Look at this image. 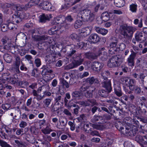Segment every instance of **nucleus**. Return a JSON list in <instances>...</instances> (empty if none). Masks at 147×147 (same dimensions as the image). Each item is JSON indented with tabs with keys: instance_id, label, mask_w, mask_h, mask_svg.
Masks as SVG:
<instances>
[{
	"instance_id": "f257e3e1",
	"label": "nucleus",
	"mask_w": 147,
	"mask_h": 147,
	"mask_svg": "<svg viewBox=\"0 0 147 147\" xmlns=\"http://www.w3.org/2000/svg\"><path fill=\"white\" fill-rule=\"evenodd\" d=\"M136 30V28L132 26L122 25L120 26V31L121 34L126 39H131L133 33Z\"/></svg>"
},
{
	"instance_id": "f03ea898",
	"label": "nucleus",
	"mask_w": 147,
	"mask_h": 147,
	"mask_svg": "<svg viewBox=\"0 0 147 147\" xmlns=\"http://www.w3.org/2000/svg\"><path fill=\"white\" fill-rule=\"evenodd\" d=\"M69 26V24L64 23L61 25L53 27L48 31V33L50 35L55 34L59 35L64 31L66 29H68Z\"/></svg>"
},
{
	"instance_id": "7ed1b4c3",
	"label": "nucleus",
	"mask_w": 147,
	"mask_h": 147,
	"mask_svg": "<svg viewBox=\"0 0 147 147\" xmlns=\"http://www.w3.org/2000/svg\"><path fill=\"white\" fill-rule=\"evenodd\" d=\"M81 16V18L84 21H89L91 22L94 18V14L91 13L89 9H85L80 10L79 13Z\"/></svg>"
},
{
	"instance_id": "20e7f679",
	"label": "nucleus",
	"mask_w": 147,
	"mask_h": 147,
	"mask_svg": "<svg viewBox=\"0 0 147 147\" xmlns=\"http://www.w3.org/2000/svg\"><path fill=\"white\" fill-rule=\"evenodd\" d=\"M124 58H121L119 56H114L110 58L108 63V66L110 67H117L119 65V62L124 60Z\"/></svg>"
},
{
	"instance_id": "39448f33",
	"label": "nucleus",
	"mask_w": 147,
	"mask_h": 147,
	"mask_svg": "<svg viewBox=\"0 0 147 147\" xmlns=\"http://www.w3.org/2000/svg\"><path fill=\"white\" fill-rule=\"evenodd\" d=\"M136 126L132 125V128L130 129L127 128L125 130H124L123 127H119V126L117 128L120 130H123L122 131V132L127 136L131 135L134 136L138 131L137 127H139V123L138 121L136 122Z\"/></svg>"
},
{
	"instance_id": "423d86ee",
	"label": "nucleus",
	"mask_w": 147,
	"mask_h": 147,
	"mask_svg": "<svg viewBox=\"0 0 147 147\" xmlns=\"http://www.w3.org/2000/svg\"><path fill=\"white\" fill-rule=\"evenodd\" d=\"M117 42L118 40L116 37H112L110 38L109 42L110 47L109 50V53L111 54L115 53L116 49H114L116 48Z\"/></svg>"
},
{
	"instance_id": "0eeeda50",
	"label": "nucleus",
	"mask_w": 147,
	"mask_h": 147,
	"mask_svg": "<svg viewBox=\"0 0 147 147\" xmlns=\"http://www.w3.org/2000/svg\"><path fill=\"white\" fill-rule=\"evenodd\" d=\"M135 140L142 147H147V134L143 136L137 135L135 138Z\"/></svg>"
},
{
	"instance_id": "6e6552de",
	"label": "nucleus",
	"mask_w": 147,
	"mask_h": 147,
	"mask_svg": "<svg viewBox=\"0 0 147 147\" xmlns=\"http://www.w3.org/2000/svg\"><path fill=\"white\" fill-rule=\"evenodd\" d=\"M105 49L104 47H102L99 49L98 51V53L95 54L92 53H87L85 54V57L86 58L90 59H96L98 56H100L101 55L102 51Z\"/></svg>"
},
{
	"instance_id": "1a4fd4ad",
	"label": "nucleus",
	"mask_w": 147,
	"mask_h": 147,
	"mask_svg": "<svg viewBox=\"0 0 147 147\" xmlns=\"http://www.w3.org/2000/svg\"><path fill=\"white\" fill-rule=\"evenodd\" d=\"M102 87L105 89L106 90L111 92L112 90L111 81L108 79H105L102 82Z\"/></svg>"
},
{
	"instance_id": "9d476101",
	"label": "nucleus",
	"mask_w": 147,
	"mask_h": 147,
	"mask_svg": "<svg viewBox=\"0 0 147 147\" xmlns=\"http://www.w3.org/2000/svg\"><path fill=\"white\" fill-rule=\"evenodd\" d=\"M131 54L127 59L128 65L130 66L133 67L134 65V60L136 58V53L133 50L131 51Z\"/></svg>"
},
{
	"instance_id": "9b49d317",
	"label": "nucleus",
	"mask_w": 147,
	"mask_h": 147,
	"mask_svg": "<svg viewBox=\"0 0 147 147\" xmlns=\"http://www.w3.org/2000/svg\"><path fill=\"white\" fill-rule=\"evenodd\" d=\"M100 38L96 34H92L89 37V40L91 43H96L100 41Z\"/></svg>"
},
{
	"instance_id": "f8f14e48",
	"label": "nucleus",
	"mask_w": 147,
	"mask_h": 147,
	"mask_svg": "<svg viewBox=\"0 0 147 147\" xmlns=\"http://www.w3.org/2000/svg\"><path fill=\"white\" fill-rule=\"evenodd\" d=\"M69 50L67 53V55L68 57H72L75 55L78 47L76 45H72L69 47Z\"/></svg>"
},
{
	"instance_id": "ddd939ff",
	"label": "nucleus",
	"mask_w": 147,
	"mask_h": 147,
	"mask_svg": "<svg viewBox=\"0 0 147 147\" xmlns=\"http://www.w3.org/2000/svg\"><path fill=\"white\" fill-rule=\"evenodd\" d=\"M91 28L90 27H86L81 29L80 35L83 37H85L91 33Z\"/></svg>"
},
{
	"instance_id": "4468645a",
	"label": "nucleus",
	"mask_w": 147,
	"mask_h": 147,
	"mask_svg": "<svg viewBox=\"0 0 147 147\" xmlns=\"http://www.w3.org/2000/svg\"><path fill=\"white\" fill-rule=\"evenodd\" d=\"M59 121L60 123V125H57V128L59 129H61V127H65L67 122V119L61 116L59 118Z\"/></svg>"
},
{
	"instance_id": "2eb2a0df",
	"label": "nucleus",
	"mask_w": 147,
	"mask_h": 147,
	"mask_svg": "<svg viewBox=\"0 0 147 147\" xmlns=\"http://www.w3.org/2000/svg\"><path fill=\"white\" fill-rule=\"evenodd\" d=\"M102 67V66L101 63L98 62H94L92 65V67L93 70L95 71H99Z\"/></svg>"
},
{
	"instance_id": "dca6fc26",
	"label": "nucleus",
	"mask_w": 147,
	"mask_h": 147,
	"mask_svg": "<svg viewBox=\"0 0 147 147\" xmlns=\"http://www.w3.org/2000/svg\"><path fill=\"white\" fill-rule=\"evenodd\" d=\"M40 6L42 8L46 10L51 11L52 6L51 3L48 2H45L40 3Z\"/></svg>"
},
{
	"instance_id": "f3484780",
	"label": "nucleus",
	"mask_w": 147,
	"mask_h": 147,
	"mask_svg": "<svg viewBox=\"0 0 147 147\" xmlns=\"http://www.w3.org/2000/svg\"><path fill=\"white\" fill-rule=\"evenodd\" d=\"M32 38L34 41H37L44 40L50 38V37L47 35H34L33 36Z\"/></svg>"
},
{
	"instance_id": "a211bd4d",
	"label": "nucleus",
	"mask_w": 147,
	"mask_h": 147,
	"mask_svg": "<svg viewBox=\"0 0 147 147\" xmlns=\"http://www.w3.org/2000/svg\"><path fill=\"white\" fill-rule=\"evenodd\" d=\"M135 37L137 41H144L145 40V37L143 33L140 32H137L136 34Z\"/></svg>"
},
{
	"instance_id": "6ab92c4d",
	"label": "nucleus",
	"mask_w": 147,
	"mask_h": 147,
	"mask_svg": "<svg viewBox=\"0 0 147 147\" xmlns=\"http://www.w3.org/2000/svg\"><path fill=\"white\" fill-rule=\"evenodd\" d=\"M73 61L74 63V64L76 67L82 64L84 61V59L82 58L81 56H79L77 57Z\"/></svg>"
},
{
	"instance_id": "aec40b11",
	"label": "nucleus",
	"mask_w": 147,
	"mask_h": 147,
	"mask_svg": "<svg viewBox=\"0 0 147 147\" xmlns=\"http://www.w3.org/2000/svg\"><path fill=\"white\" fill-rule=\"evenodd\" d=\"M94 89H93V88L92 87H90L89 90H88L86 92L84 93L85 96L88 98H92L93 96L92 92Z\"/></svg>"
},
{
	"instance_id": "412c9836",
	"label": "nucleus",
	"mask_w": 147,
	"mask_h": 147,
	"mask_svg": "<svg viewBox=\"0 0 147 147\" xmlns=\"http://www.w3.org/2000/svg\"><path fill=\"white\" fill-rule=\"evenodd\" d=\"M96 31L98 33L100 34L103 35H105L108 32V30L104 28H102L96 26L95 27Z\"/></svg>"
},
{
	"instance_id": "4be33fe9",
	"label": "nucleus",
	"mask_w": 147,
	"mask_h": 147,
	"mask_svg": "<svg viewBox=\"0 0 147 147\" xmlns=\"http://www.w3.org/2000/svg\"><path fill=\"white\" fill-rule=\"evenodd\" d=\"M63 80L68 81L69 83L73 82V79L71 77L70 74L68 73H64L63 76Z\"/></svg>"
},
{
	"instance_id": "5701e85b",
	"label": "nucleus",
	"mask_w": 147,
	"mask_h": 147,
	"mask_svg": "<svg viewBox=\"0 0 147 147\" xmlns=\"http://www.w3.org/2000/svg\"><path fill=\"white\" fill-rule=\"evenodd\" d=\"M11 20L12 21V23L14 24L16 23H18L21 21V20L19 16L16 15H13L12 16L11 18Z\"/></svg>"
},
{
	"instance_id": "b1692460",
	"label": "nucleus",
	"mask_w": 147,
	"mask_h": 147,
	"mask_svg": "<svg viewBox=\"0 0 147 147\" xmlns=\"http://www.w3.org/2000/svg\"><path fill=\"white\" fill-rule=\"evenodd\" d=\"M86 82L91 85L94 83L98 84L99 83L98 80L96 78H94L93 77L89 78L87 79Z\"/></svg>"
},
{
	"instance_id": "393cba45",
	"label": "nucleus",
	"mask_w": 147,
	"mask_h": 147,
	"mask_svg": "<svg viewBox=\"0 0 147 147\" xmlns=\"http://www.w3.org/2000/svg\"><path fill=\"white\" fill-rule=\"evenodd\" d=\"M38 93L37 92V91L35 90H33L32 92L33 95L36 97V98L38 101L41 100L45 98L43 95L42 96L41 94H38Z\"/></svg>"
},
{
	"instance_id": "a878e982",
	"label": "nucleus",
	"mask_w": 147,
	"mask_h": 147,
	"mask_svg": "<svg viewBox=\"0 0 147 147\" xmlns=\"http://www.w3.org/2000/svg\"><path fill=\"white\" fill-rule=\"evenodd\" d=\"M111 92L106 91L103 90H100L98 92V94L102 97H105L108 96L109 94Z\"/></svg>"
},
{
	"instance_id": "bb28decb",
	"label": "nucleus",
	"mask_w": 147,
	"mask_h": 147,
	"mask_svg": "<svg viewBox=\"0 0 147 147\" xmlns=\"http://www.w3.org/2000/svg\"><path fill=\"white\" fill-rule=\"evenodd\" d=\"M114 3L116 6L119 7H122L125 3L124 0H114Z\"/></svg>"
},
{
	"instance_id": "cd10ccee",
	"label": "nucleus",
	"mask_w": 147,
	"mask_h": 147,
	"mask_svg": "<svg viewBox=\"0 0 147 147\" xmlns=\"http://www.w3.org/2000/svg\"><path fill=\"white\" fill-rule=\"evenodd\" d=\"M87 106H93L94 105H98V104L96 100L94 99H88L87 100Z\"/></svg>"
},
{
	"instance_id": "c85d7f7f",
	"label": "nucleus",
	"mask_w": 147,
	"mask_h": 147,
	"mask_svg": "<svg viewBox=\"0 0 147 147\" xmlns=\"http://www.w3.org/2000/svg\"><path fill=\"white\" fill-rule=\"evenodd\" d=\"M2 7L3 9L4 13L6 14H8L9 13V4L8 3H4L2 5Z\"/></svg>"
},
{
	"instance_id": "c756f323",
	"label": "nucleus",
	"mask_w": 147,
	"mask_h": 147,
	"mask_svg": "<svg viewBox=\"0 0 147 147\" xmlns=\"http://www.w3.org/2000/svg\"><path fill=\"white\" fill-rule=\"evenodd\" d=\"M100 18L102 21H106L109 19V15L107 12H104L102 13Z\"/></svg>"
},
{
	"instance_id": "7c9ffc66",
	"label": "nucleus",
	"mask_w": 147,
	"mask_h": 147,
	"mask_svg": "<svg viewBox=\"0 0 147 147\" xmlns=\"http://www.w3.org/2000/svg\"><path fill=\"white\" fill-rule=\"evenodd\" d=\"M72 96L74 98L78 99H79L82 98V94L79 92L77 91L72 92Z\"/></svg>"
},
{
	"instance_id": "2f4dec72",
	"label": "nucleus",
	"mask_w": 147,
	"mask_h": 147,
	"mask_svg": "<svg viewBox=\"0 0 147 147\" xmlns=\"http://www.w3.org/2000/svg\"><path fill=\"white\" fill-rule=\"evenodd\" d=\"M127 83L128 84H127L126 86L129 87L130 90H132L131 87L134 86V84L135 83V80L132 79H129Z\"/></svg>"
},
{
	"instance_id": "473e14b6",
	"label": "nucleus",
	"mask_w": 147,
	"mask_h": 147,
	"mask_svg": "<svg viewBox=\"0 0 147 147\" xmlns=\"http://www.w3.org/2000/svg\"><path fill=\"white\" fill-rule=\"evenodd\" d=\"M41 131L44 134H49L52 131V130L48 126L45 128H43L41 130Z\"/></svg>"
},
{
	"instance_id": "72a5a7b5",
	"label": "nucleus",
	"mask_w": 147,
	"mask_h": 147,
	"mask_svg": "<svg viewBox=\"0 0 147 147\" xmlns=\"http://www.w3.org/2000/svg\"><path fill=\"white\" fill-rule=\"evenodd\" d=\"M137 5L132 4L129 6V9L132 12H136L137 11Z\"/></svg>"
},
{
	"instance_id": "f704fd0d",
	"label": "nucleus",
	"mask_w": 147,
	"mask_h": 147,
	"mask_svg": "<svg viewBox=\"0 0 147 147\" xmlns=\"http://www.w3.org/2000/svg\"><path fill=\"white\" fill-rule=\"evenodd\" d=\"M102 119V116H94L93 118L91 119V121L94 123L99 120H101Z\"/></svg>"
},
{
	"instance_id": "c9c22d12",
	"label": "nucleus",
	"mask_w": 147,
	"mask_h": 147,
	"mask_svg": "<svg viewBox=\"0 0 147 147\" xmlns=\"http://www.w3.org/2000/svg\"><path fill=\"white\" fill-rule=\"evenodd\" d=\"M25 58L30 64H32L33 63V61L32 60L33 58L31 55H27L25 56Z\"/></svg>"
},
{
	"instance_id": "e433bc0d",
	"label": "nucleus",
	"mask_w": 147,
	"mask_h": 147,
	"mask_svg": "<svg viewBox=\"0 0 147 147\" xmlns=\"http://www.w3.org/2000/svg\"><path fill=\"white\" fill-rule=\"evenodd\" d=\"M39 18V22L42 23H45L46 21L47 20L46 17L45 16V14H43L40 16Z\"/></svg>"
},
{
	"instance_id": "4c0bfd02",
	"label": "nucleus",
	"mask_w": 147,
	"mask_h": 147,
	"mask_svg": "<svg viewBox=\"0 0 147 147\" xmlns=\"http://www.w3.org/2000/svg\"><path fill=\"white\" fill-rule=\"evenodd\" d=\"M101 75L104 80L107 79H108L107 76L110 75V73L108 71H105L101 73Z\"/></svg>"
},
{
	"instance_id": "58836bf2",
	"label": "nucleus",
	"mask_w": 147,
	"mask_h": 147,
	"mask_svg": "<svg viewBox=\"0 0 147 147\" xmlns=\"http://www.w3.org/2000/svg\"><path fill=\"white\" fill-rule=\"evenodd\" d=\"M51 101V100L50 98H47L44 100L43 101L44 104L43 106L45 107H48L50 104Z\"/></svg>"
},
{
	"instance_id": "ea45409f",
	"label": "nucleus",
	"mask_w": 147,
	"mask_h": 147,
	"mask_svg": "<svg viewBox=\"0 0 147 147\" xmlns=\"http://www.w3.org/2000/svg\"><path fill=\"white\" fill-rule=\"evenodd\" d=\"M129 78L127 77H123L121 78L120 80V82H121L123 84L126 85L127 84H128L127 82L129 80Z\"/></svg>"
},
{
	"instance_id": "a19ab883",
	"label": "nucleus",
	"mask_w": 147,
	"mask_h": 147,
	"mask_svg": "<svg viewBox=\"0 0 147 147\" xmlns=\"http://www.w3.org/2000/svg\"><path fill=\"white\" fill-rule=\"evenodd\" d=\"M92 126L94 128L100 130H102L104 128L102 124H94L92 125Z\"/></svg>"
},
{
	"instance_id": "79ce46f5",
	"label": "nucleus",
	"mask_w": 147,
	"mask_h": 147,
	"mask_svg": "<svg viewBox=\"0 0 147 147\" xmlns=\"http://www.w3.org/2000/svg\"><path fill=\"white\" fill-rule=\"evenodd\" d=\"M82 24V21L80 20L76 21L74 24V27L76 28H80Z\"/></svg>"
},
{
	"instance_id": "37998d69",
	"label": "nucleus",
	"mask_w": 147,
	"mask_h": 147,
	"mask_svg": "<svg viewBox=\"0 0 147 147\" xmlns=\"http://www.w3.org/2000/svg\"><path fill=\"white\" fill-rule=\"evenodd\" d=\"M49 88V85L47 86H41L39 87L37 90V92L38 91H40L41 92L42 90H48Z\"/></svg>"
},
{
	"instance_id": "c03bdc74",
	"label": "nucleus",
	"mask_w": 147,
	"mask_h": 147,
	"mask_svg": "<svg viewBox=\"0 0 147 147\" xmlns=\"http://www.w3.org/2000/svg\"><path fill=\"white\" fill-rule=\"evenodd\" d=\"M136 63L138 64L139 65L142 64V63H143L144 66L147 69V63H146L144 61V60H142L141 59L139 58L137 60Z\"/></svg>"
},
{
	"instance_id": "a18cd8bd",
	"label": "nucleus",
	"mask_w": 147,
	"mask_h": 147,
	"mask_svg": "<svg viewBox=\"0 0 147 147\" xmlns=\"http://www.w3.org/2000/svg\"><path fill=\"white\" fill-rule=\"evenodd\" d=\"M20 59L18 57H17L16 58V67L18 68V72H20L19 69V67L20 64Z\"/></svg>"
},
{
	"instance_id": "49530a36",
	"label": "nucleus",
	"mask_w": 147,
	"mask_h": 147,
	"mask_svg": "<svg viewBox=\"0 0 147 147\" xmlns=\"http://www.w3.org/2000/svg\"><path fill=\"white\" fill-rule=\"evenodd\" d=\"M68 124L70 126V129L72 131H74L75 129V125L74 124V122H72L71 121H69L68 123Z\"/></svg>"
},
{
	"instance_id": "de8ad7c7",
	"label": "nucleus",
	"mask_w": 147,
	"mask_h": 147,
	"mask_svg": "<svg viewBox=\"0 0 147 147\" xmlns=\"http://www.w3.org/2000/svg\"><path fill=\"white\" fill-rule=\"evenodd\" d=\"M0 145L2 147H9V145L3 140H0Z\"/></svg>"
},
{
	"instance_id": "09e8293b",
	"label": "nucleus",
	"mask_w": 147,
	"mask_h": 147,
	"mask_svg": "<svg viewBox=\"0 0 147 147\" xmlns=\"http://www.w3.org/2000/svg\"><path fill=\"white\" fill-rule=\"evenodd\" d=\"M9 73H4V74H3V79L5 81H7L8 82H9Z\"/></svg>"
},
{
	"instance_id": "8fccbe9b",
	"label": "nucleus",
	"mask_w": 147,
	"mask_h": 147,
	"mask_svg": "<svg viewBox=\"0 0 147 147\" xmlns=\"http://www.w3.org/2000/svg\"><path fill=\"white\" fill-rule=\"evenodd\" d=\"M62 83L63 86H65L67 88H68L69 87V84H72L73 82L69 83L68 81L63 80L62 81Z\"/></svg>"
},
{
	"instance_id": "3c124183",
	"label": "nucleus",
	"mask_w": 147,
	"mask_h": 147,
	"mask_svg": "<svg viewBox=\"0 0 147 147\" xmlns=\"http://www.w3.org/2000/svg\"><path fill=\"white\" fill-rule=\"evenodd\" d=\"M76 67L73 61L65 67V69H70Z\"/></svg>"
},
{
	"instance_id": "603ef678",
	"label": "nucleus",
	"mask_w": 147,
	"mask_h": 147,
	"mask_svg": "<svg viewBox=\"0 0 147 147\" xmlns=\"http://www.w3.org/2000/svg\"><path fill=\"white\" fill-rule=\"evenodd\" d=\"M100 4L98 3L96 4L94 7L93 9V11L92 13L94 14L97 12L98 11L99 9L100 8Z\"/></svg>"
},
{
	"instance_id": "864d4df0",
	"label": "nucleus",
	"mask_w": 147,
	"mask_h": 147,
	"mask_svg": "<svg viewBox=\"0 0 147 147\" xmlns=\"http://www.w3.org/2000/svg\"><path fill=\"white\" fill-rule=\"evenodd\" d=\"M86 44L82 42H79L77 43V45L76 46L78 47V48H80L81 49L85 45H86Z\"/></svg>"
},
{
	"instance_id": "5fc2aeb1",
	"label": "nucleus",
	"mask_w": 147,
	"mask_h": 147,
	"mask_svg": "<svg viewBox=\"0 0 147 147\" xmlns=\"http://www.w3.org/2000/svg\"><path fill=\"white\" fill-rule=\"evenodd\" d=\"M33 6L30 2H29L28 3L26 4L25 6H24V9L25 10H27L28 8H30Z\"/></svg>"
},
{
	"instance_id": "6e6d98bb",
	"label": "nucleus",
	"mask_w": 147,
	"mask_h": 147,
	"mask_svg": "<svg viewBox=\"0 0 147 147\" xmlns=\"http://www.w3.org/2000/svg\"><path fill=\"white\" fill-rule=\"evenodd\" d=\"M115 92L116 94L119 97L121 96L122 95V93L121 91L119 89L117 90L115 89Z\"/></svg>"
},
{
	"instance_id": "4d7b16f0",
	"label": "nucleus",
	"mask_w": 147,
	"mask_h": 147,
	"mask_svg": "<svg viewBox=\"0 0 147 147\" xmlns=\"http://www.w3.org/2000/svg\"><path fill=\"white\" fill-rule=\"evenodd\" d=\"M0 136L3 139H6L8 138V136L7 134L3 131H1V129L0 128Z\"/></svg>"
},
{
	"instance_id": "13d9d810",
	"label": "nucleus",
	"mask_w": 147,
	"mask_h": 147,
	"mask_svg": "<svg viewBox=\"0 0 147 147\" xmlns=\"http://www.w3.org/2000/svg\"><path fill=\"white\" fill-rule=\"evenodd\" d=\"M33 6L38 5L40 1V0H30V1Z\"/></svg>"
},
{
	"instance_id": "bf43d9fd",
	"label": "nucleus",
	"mask_w": 147,
	"mask_h": 147,
	"mask_svg": "<svg viewBox=\"0 0 147 147\" xmlns=\"http://www.w3.org/2000/svg\"><path fill=\"white\" fill-rule=\"evenodd\" d=\"M47 90H45L43 92V96L45 98L46 96H50L51 95V93L50 92L48 91Z\"/></svg>"
},
{
	"instance_id": "052dcab7",
	"label": "nucleus",
	"mask_w": 147,
	"mask_h": 147,
	"mask_svg": "<svg viewBox=\"0 0 147 147\" xmlns=\"http://www.w3.org/2000/svg\"><path fill=\"white\" fill-rule=\"evenodd\" d=\"M27 123L23 121H22L20 122L19 124V126L21 128H24L27 125Z\"/></svg>"
},
{
	"instance_id": "680f3d73",
	"label": "nucleus",
	"mask_w": 147,
	"mask_h": 147,
	"mask_svg": "<svg viewBox=\"0 0 147 147\" xmlns=\"http://www.w3.org/2000/svg\"><path fill=\"white\" fill-rule=\"evenodd\" d=\"M90 87H87L85 86L84 85L80 88V90L81 92H83L85 91H87V90H89V88Z\"/></svg>"
},
{
	"instance_id": "e2e57ef3",
	"label": "nucleus",
	"mask_w": 147,
	"mask_h": 147,
	"mask_svg": "<svg viewBox=\"0 0 147 147\" xmlns=\"http://www.w3.org/2000/svg\"><path fill=\"white\" fill-rule=\"evenodd\" d=\"M34 63L36 64V66L37 67H39L41 65L40 60L39 58L36 59L35 60Z\"/></svg>"
},
{
	"instance_id": "0e129e2a",
	"label": "nucleus",
	"mask_w": 147,
	"mask_h": 147,
	"mask_svg": "<svg viewBox=\"0 0 147 147\" xmlns=\"http://www.w3.org/2000/svg\"><path fill=\"white\" fill-rule=\"evenodd\" d=\"M3 44L7 43L9 41V38L8 36H5L1 40Z\"/></svg>"
},
{
	"instance_id": "69168bd1",
	"label": "nucleus",
	"mask_w": 147,
	"mask_h": 147,
	"mask_svg": "<svg viewBox=\"0 0 147 147\" xmlns=\"http://www.w3.org/2000/svg\"><path fill=\"white\" fill-rule=\"evenodd\" d=\"M134 90L136 94H139L141 93V88L138 86H135Z\"/></svg>"
},
{
	"instance_id": "338daca9",
	"label": "nucleus",
	"mask_w": 147,
	"mask_h": 147,
	"mask_svg": "<svg viewBox=\"0 0 147 147\" xmlns=\"http://www.w3.org/2000/svg\"><path fill=\"white\" fill-rule=\"evenodd\" d=\"M2 107L4 110L7 111L9 109V104L6 103L3 104Z\"/></svg>"
},
{
	"instance_id": "774afa93",
	"label": "nucleus",
	"mask_w": 147,
	"mask_h": 147,
	"mask_svg": "<svg viewBox=\"0 0 147 147\" xmlns=\"http://www.w3.org/2000/svg\"><path fill=\"white\" fill-rule=\"evenodd\" d=\"M90 134L92 136H98L99 135V133L98 132L95 130L92 131L91 129V131H90Z\"/></svg>"
}]
</instances>
